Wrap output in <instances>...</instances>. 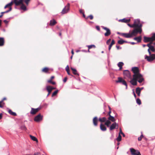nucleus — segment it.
<instances>
[{"label": "nucleus", "mask_w": 155, "mask_h": 155, "mask_svg": "<svg viewBox=\"0 0 155 155\" xmlns=\"http://www.w3.org/2000/svg\"><path fill=\"white\" fill-rule=\"evenodd\" d=\"M88 18H89L91 20H92L93 18V16L92 15H90L89 16L85 18V19H87Z\"/></svg>", "instance_id": "c03bdc74"}, {"label": "nucleus", "mask_w": 155, "mask_h": 155, "mask_svg": "<svg viewBox=\"0 0 155 155\" xmlns=\"http://www.w3.org/2000/svg\"><path fill=\"white\" fill-rule=\"evenodd\" d=\"M145 59H147L148 61L149 62L152 61L155 59V54H153L150 56L146 55L145 56Z\"/></svg>", "instance_id": "20e7f679"}, {"label": "nucleus", "mask_w": 155, "mask_h": 155, "mask_svg": "<svg viewBox=\"0 0 155 155\" xmlns=\"http://www.w3.org/2000/svg\"><path fill=\"white\" fill-rule=\"evenodd\" d=\"M98 121V120L97 117H95L93 118V124L94 126H97V125Z\"/></svg>", "instance_id": "dca6fc26"}, {"label": "nucleus", "mask_w": 155, "mask_h": 155, "mask_svg": "<svg viewBox=\"0 0 155 155\" xmlns=\"http://www.w3.org/2000/svg\"><path fill=\"white\" fill-rule=\"evenodd\" d=\"M132 70L134 73V74H137L140 73L139 69L138 67H133L132 68Z\"/></svg>", "instance_id": "f8f14e48"}, {"label": "nucleus", "mask_w": 155, "mask_h": 155, "mask_svg": "<svg viewBox=\"0 0 155 155\" xmlns=\"http://www.w3.org/2000/svg\"><path fill=\"white\" fill-rule=\"evenodd\" d=\"M65 70L67 72V73L68 75H71V73H70V71L69 69V68L68 66V65L66 66V67L65 68Z\"/></svg>", "instance_id": "e433bc0d"}, {"label": "nucleus", "mask_w": 155, "mask_h": 155, "mask_svg": "<svg viewBox=\"0 0 155 155\" xmlns=\"http://www.w3.org/2000/svg\"><path fill=\"white\" fill-rule=\"evenodd\" d=\"M133 77L140 83L144 81L143 76L140 73L137 74H134Z\"/></svg>", "instance_id": "7ed1b4c3"}, {"label": "nucleus", "mask_w": 155, "mask_h": 155, "mask_svg": "<svg viewBox=\"0 0 155 155\" xmlns=\"http://www.w3.org/2000/svg\"><path fill=\"white\" fill-rule=\"evenodd\" d=\"M138 22V26L135 27V28L131 32V34L132 36L133 35H135L138 33H139L140 34L141 33L142 31V25L140 23L139 20H137Z\"/></svg>", "instance_id": "f257e3e1"}, {"label": "nucleus", "mask_w": 155, "mask_h": 155, "mask_svg": "<svg viewBox=\"0 0 155 155\" xmlns=\"http://www.w3.org/2000/svg\"><path fill=\"white\" fill-rule=\"evenodd\" d=\"M48 83H51L53 85L55 84V82L54 81H52V80H48Z\"/></svg>", "instance_id": "a18cd8bd"}, {"label": "nucleus", "mask_w": 155, "mask_h": 155, "mask_svg": "<svg viewBox=\"0 0 155 155\" xmlns=\"http://www.w3.org/2000/svg\"><path fill=\"white\" fill-rule=\"evenodd\" d=\"M116 140L118 142H119L121 140V136L120 134V133H119V135L118 137L117 138Z\"/></svg>", "instance_id": "58836bf2"}, {"label": "nucleus", "mask_w": 155, "mask_h": 155, "mask_svg": "<svg viewBox=\"0 0 155 155\" xmlns=\"http://www.w3.org/2000/svg\"><path fill=\"white\" fill-rule=\"evenodd\" d=\"M96 28L97 30H98L99 31H100V28L99 26H96Z\"/></svg>", "instance_id": "5fc2aeb1"}, {"label": "nucleus", "mask_w": 155, "mask_h": 155, "mask_svg": "<svg viewBox=\"0 0 155 155\" xmlns=\"http://www.w3.org/2000/svg\"><path fill=\"white\" fill-rule=\"evenodd\" d=\"M70 4L68 3L67 5L63 9L61 12L62 14H64L67 13L69 9Z\"/></svg>", "instance_id": "6e6552de"}, {"label": "nucleus", "mask_w": 155, "mask_h": 155, "mask_svg": "<svg viewBox=\"0 0 155 155\" xmlns=\"http://www.w3.org/2000/svg\"><path fill=\"white\" fill-rule=\"evenodd\" d=\"M14 3H15L16 5H18L21 2L22 0H13Z\"/></svg>", "instance_id": "4c0bfd02"}, {"label": "nucleus", "mask_w": 155, "mask_h": 155, "mask_svg": "<svg viewBox=\"0 0 155 155\" xmlns=\"http://www.w3.org/2000/svg\"><path fill=\"white\" fill-rule=\"evenodd\" d=\"M108 119L112 122H114L115 121V119L114 117L110 115L108 118Z\"/></svg>", "instance_id": "cd10ccee"}, {"label": "nucleus", "mask_w": 155, "mask_h": 155, "mask_svg": "<svg viewBox=\"0 0 155 155\" xmlns=\"http://www.w3.org/2000/svg\"><path fill=\"white\" fill-rule=\"evenodd\" d=\"M87 47H88L89 49H90L92 48H96L95 46L94 45H88L87 46Z\"/></svg>", "instance_id": "79ce46f5"}, {"label": "nucleus", "mask_w": 155, "mask_h": 155, "mask_svg": "<svg viewBox=\"0 0 155 155\" xmlns=\"http://www.w3.org/2000/svg\"><path fill=\"white\" fill-rule=\"evenodd\" d=\"M115 44V41L114 40H112L111 43L109 46V50L110 51L112 45Z\"/></svg>", "instance_id": "72a5a7b5"}, {"label": "nucleus", "mask_w": 155, "mask_h": 155, "mask_svg": "<svg viewBox=\"0 0 155 155\" xmlns=\"http://www.w3.org/2000/svg\"><path fill=\"white\" fill-rule=\"evenodd\" d=\"M71 69L74 75H78V76L79 75V74L78 73L77 71L75 69H74L72 67H71Z\"/></svg>", "instance_id": "412c9836"}, {"label": "nucleus", "mask_w": 155, "mask_h": 155, "mask_svg": "<svg viewBox=\"0 0 155 155\" xmlns=\"http://www.w3.org/2000/svg\"><path fill=\"white\" fill-rule=\"evenodd\" d=\"M130 19H127L125 18H123L122 19L120 20H119V21L121 22H124L127 23H129L130 22Z\"/></svg>", "instance_id": "6ab92c4d"}, {"label": "nucleus", "mask_w": 155, "mask_h": 155, "mask_svg": "<svg viewBox=\"0 0 155 155\" xmlns=\"http://www.w3.org/2000/svg\"><path fill=\"white\" fill-rule=\"evenodd\" d=\"M111 121L108 120H107L106 122L105 123V125H106L107 127H109V125L111 124Z\"/></svg>", "instance_id": "f704fd0d"}, {"label": "nucleus", "mask_w": 155, "mask_h": 155, "mask_svg": "<svg viewBox=\"0 0 155 155\" xmlns=\"http://www.w3.org/2000/svg\"><path fill=\"white\" fill-rule=\"evenodd\" d=\"M137 80L134 78L133 77L132 79L130 81V82L132 85L135 86L137 85Z\"/></svg>", "instance_id": "2eb2a0df"}, {"label": "nucleus", "mask_w": 155, "mask_h": 155, "mask_svg": "<svg viewBox=\"0 0 155 155\" xmlns=\"http://www.w3.org/2000/svg\"><path fill=\"white\" fill-rule=\"evenodd\" d=\"M2 114H0V120L2 119Z\"/></svg>", "instance_id": "774afa93"}, {"label": "nucleus", "mask_w": 155, "mask_h": 155, "mask_svg": "<svg viewBox=\"0 0 155 155\" xmlns=\"http://www.w3.org/2000/svg\"><path fill=\"white\" fill-rule=\"evenodd\" d=\"M67 77H65L63 80V82L64 83L65 82L67 81Z\"/></svg>", "instance_id": "6e6d98bb"}, {"label": "nucleus", "mask_w": 155, "mask_h": 155, "mask_svg": "<svg viewBox=\"0 0 155 155\" xmlns=\"http://www.w3.org/2000/svg\"><path fill=\"white\" fill-rule=\"evenodd\" d=\"M49 69L47 67H45L43 68L42 70V71L45 73H50L49 72Z\"/></svg>", "instance_id": "aec40b11"}, {"label": "nucleus", "mask_w": 155, "mask_h": 155, "mask_svg": "<svg viewBox=\"0 0 155 155\" xmlns=\"http://www.w3.org/2000/svg\"><path fill=\"white\" fill-rule=\"evenodd\" d=\"M29 136L31 138V139L33 140L34 141H35L37 142H38V139H37V138L35 137L34 136H32L31 135H29Z\"/></svg>", "instance_id": "473e14b6"}, {"label": "nucleus", "mask_w": 155, "mask_h": 155, "mask_svg": "<svg viewBox=\"0 0 155 155\" xmlns=\"http://www.w3.org/2000/svg\"><path fill=\"white\" fill-rule=\"evenodd\" d=\"M121 35L126 38H130L132 37V35L131 33H121Z\"/></svg>", "instance_id": "ddd939ff"}, {"label": "nucleus", "mask_w": 155, "mask_h": 155, "mask_svg": "<svg viewBox=\"0 0 155 155\" xmlns=\"http://www.w3.org/2000/svg\"><path fill=\"white\" fill-rule=\"evenodd\" d=\"M12 8L11 7H10L9 8V9L7 11H6L5 12H4V13H8L10 11L12 10Z\"/></svg>", "instance_id": "8fccbe9b"}, {"label": "nucleus", "mask_w": 155, "mask_h": 155, "mask_svg": "<svg viewBox=\"0 0 155 155\" xmlns=\"http://www.w3.org/2000/svg\"><path fill=\"white\" fill-rule=\"evenodd\" d=\"M54 78V76H52L51 77L50 79L49 80H52Z\"/></svg>", "instance_id": "680f3d73"}, {"label": "nucleus", "mask_w": 155, "mask_h": 155, "mask_svg": "<svg viewBox=\"0 0 155 155\" xmlns=\"http://www.w3.org/2000/svg\"><path fill=\"white\" fill-rule=\"evenodd\" d=\"M133 94L134 95L135 98H136V94H135V92H134V91H133Z\"/></svg>", "instance_id": "4d7b16f0"}, {"label": "nucleus", "mask_w": 155, "mask_h": 155, "mask_svg": "<svg viewBox=\"0 0 155 155\" xmlns=\"http://www.w3.org/2000/svg\"><path fill=\"white\" fill-rule=\"evenodd\" d=\"M58 92V90H57L55 91L52 94V97H53L55 96Z\"/></svg>", "instance_id": "a19ab883"}, {"label": "nucleus", "mask_w": 155, "mask_h": 155, "mask_svg": "<svg viewBox=\"0 0 155 155\" xmlns=\"http://www.w3.org/2000/svg\"><path fill=\"white\" fill-rule=\"evenodd\" d=\"M119 133H120V134H122V133H123L122 132V130H121V128L120 129V131L119 132Z\"/></svg>", "instance_id": "e2e57ef3"}, {"label": "nucleus", "mask_w": 155, "mask_h": 155, "mask_svg": "<svg viewBox=\"0 0 155 155\" xmlns=\"http://www.w3.org/2000/svg\"><path fill=\"white\" fill-rule=\"evenodd\" d=\"M106 120L107 119L105 117H103L102 118H100L99 119V121L101 123L104 122L105 121L106 122Z\"/></svg>", "instance_id": "7c9ffc66"}, {"label": "nucleus", "mask_w": 155, "mask_h": 155, "mask_svg": "<svg viewBox=\"0 0 155 155\" xmlns=\"http://www.w3.org/2000/svg\"><path fill=\"white\" fill-rule=\"evenodd\" d=\"M100 127L101 129L103 131H105L107 130L106 127L102 124H101Z\"/></svg>", "instance_id": "5701e85b"}, {"label": "nucleus", "mask_w": 155, "mask_h": 155, "mask_svg": "<svg viewBox=\"0 0 155 155\" xmlns=\"http://www.w3.org/2000/svg\"><path fill=\"white\" fill-rule=\"evenodd\" d=\"M143 41L145 42H149L150 41H152L151 37H147L146 36L144 37Z\"/></svg>", "instance_id": "f3484780"}, {"label": "nucleus", "mask_w": 155, "mask_h": 155, "mask_svg": "<svg viewBox=\"0 0 155 155\" xmlns=\"http://www.w3.org/2000/svg\"><path fill=\"white\" fill-rule=\"evenodd\" d=\"M148 49H150V50H151L153 52H154L155 51V50L154 47L153 46H152L150 47V48H149Z\"/></svg>", "instance_id": "37998d69"}, {"label": "nucleus", "mask_w": 155, "mask_h": 155, "mask_svg": "<svg viewBox=\"0 0 155 155\" xmlns=\"http://www.w3.org/2000/svg\"><path fill=\"white\" fill-rule=\"evenodd\" d=\"M41 109V107H38L37 108H31V110L30 111V114L32 115L35 114L37 112H38Z\"/></svg>", "instance_id": "0eeeda50"}, {"label": "nucleus", "mask_w": 155, "mask_h": 155, "mask_svg": "<svg viewBox=\"0 0 155 155\" xmlns=\"http://www.w3.org/2000/svg\"><path fill=\"white\" fill-rule=\"evenodd\" d=\"M79 12L80 13L82 14L84 13L83 10H82V9L80 10Z\"/></svg>", "instance_id": "864d4df0"}, {"label": "nucleus", "mask_w": 155, "mask_h": 155, "mask_svg": "<svg viewBox=\"0 0 155 155\" xmlns=\"http://www.w3.org/2000/svg\"><path fill=\"white\" fill-rule=\"evenodd\" d=\"M31 0H22L21 2L18 5H16L15 3H14L15 4V6H16L21 5L20 6L21 9L23 10L24 11H25L27 10V9L25 5L24 4V3H25L26 5L28 6L29 5Z\"/></svg>", "instance_id": "f03ea898"}, {"label": "nucleus", "mask_w": 155, "mask_h": 155, "mask_svg": "<svg viewBox=\"0 0 155 155\" xmlns=\"http://www.w3.org/2000/svg\"><path fill=\"white\" fill-rule=\"evenodd\" d=\"M123 74L125 78H130V71L127 70H124L123 71Z\"/></svg>", "instance_id": "9d476101"}, {"label": "nucleus", "mask_w": 155, "mask_h": 155, "mask_svg": "<svg viewBox=\"0 0 155 155\" xmlns=\"http://www.w3.org/2000/svg\"><path fill=\"white\" fill-rule=\"evenodd\" d=\"M134 39L137 41L138 42H140L141 40V37L140 36L138 37H135L134 38Z\"/></svg>", "instance_id": "c85d7f7f"}, {"label": "nucleus", "mask_w": 155, "mask_h": 155, "mask_svg": "<svg viewBox=\"0 0 155 155\" xmlns=\"http://www.w3.org/2000/svg\"><path fill=\"white\" fill-rule=\"evenodd\" d=\"M111 110H109V111L108 113V115L109 116H110V115H111L110 114H111Z\"/></svg>", "instance_id": "052dcab7"}, {"label": "nucleus", "mask_w": 155, "mask_h": 155, "mask_svg": "<svg viewBox=\"0 0 155 155\" xmlns=\"http://www.w3.org/2000/svg\"><path fill=\"white\" fill-rule=\"evenodd\" d=\"M8 112L10 114L13 116H16L17 115L16 114L15 112H13L11 110H9Z\"/></svg>", "instance_id": "c9c22d12"}, {"label": "nucleus", "mask_w": 155, "mask_h": 155, "mask_svg": "<svg viewBox=\"0 0 155 155\" xmlns=\"http://www.w3.org/2000/svg\"><path fill=\"white\" fill-rule=\"evenodd\" d=\"M5 43L4 39L3 38H0V46L4 45Z\"/></svg>", "instance_id": "4be33fe9"}, {"label": "nucleus", "mask_w": 155, "mask_h": 155, "mask_svg": "<svg viewBox=\"0 0 155 155\" xmlns=\"http://www.w3.org/2000/svg\"><path fill=\"white\" fill-rule=\"evenodd\" d=\"M102 28L106 31V32L104 34L105 36H108L110 35L111 32L109 29L104 27H103Z\"/></svg>", "instance_id": "9b49d317"}, {"label": "nucleus", "mask_w": 155, "mask_h": 155, "mask_svg": "<svg viewBox=\"0 0 155 155\" xmlns=\"http://www.w3.org/2000/svg\"><path fill=\"white\" fill-rule=\"evenodd\" d=\"M117 43L119 44L122 45L124 43H128V42L127 41H124L122 39H121L120 40L118 41Z\"/></svg>", "instance_id": "bb28decb"}, {"label": "nucleus", "mask_w": 155, "mask_h": 155, "mask_svg": "<svg viewBox=\"0 0 155 155\" xmlns=\"http://www.w3.org/2000/svg\"><path fill=\"white\" fill-rule=\"evenodd\" d=\"M46 90L48 93H51L52 91L51 86H47L46 87Z\"/></svg>", "instance_id": "c756f323"}, {"label": "nucleus", "mask_w": 155, "mask_h": 155, "mask_svg": "<svg viewBox=\"0 0 155 155\" xmlns=\"http://www.w3.org/2000/svg\"><path fill=\"white\" fill-rule=\"evenodd\" d=\"M148 51L150 55H151L152 54H151V52H150V49H148Z\"/></svg>", "instance_id": "13d9d810"}, {"label": "nucleus", "mask_w": 155, "mask_h": 155, "mask_svg": "<svg viewBox=\"0 0 155 155\" xmlns=\"http://www.w3.org/2000/svg\"><path fill=\"white\" fill-rule=\"evenodd\" d=\"M131 154L132 155H141L140 153L138 150H136L134 148L130 149Z\"/></svg>", "instance_id": "39448f33"}, {"label": "nucleus", "mask_w": 155, "mask_h": 155, "mask_svg": "<svg viewBox=\"0 0 155 155\" xmlns=\"http://www.w3.org/2000/svg\"><path fill=\"white\" fill-rule=\"evenodd\" d=\"M21 128L22 130H26L27 128L25 125H22L21 127Z\"/></svg>", "instance_id": "de8ad7c7"}, {"label": "nucleus", "mask_w": 155, "mask_h": 155, "mask_svg": "<svg viewBox=\"0 0 155 155\" xmlns=\"http://www.w3.org/2000/svg\"><path fill=\"white\" fill-rule=\"evenodd\" d=\"M147 46H148V47H149V48H150V47L151 46H152V45H150V44L149 43V44H147Z\"/></svg>", "instance_id": "bf43d9fd"}, {"label": "nucleus", "mask_w": 155, "mask_h": 155, "mask_svg": "<svg viewBox=\"0 0 155 155\" xmlns=\"http://www.w3.org/2000/svg\"><path fill=\"white\" fill-rule=\"evenodd\" d=\"M136 92L137 94V95L138 96H140V94L141 91H140V87H137L136 89Z\"/></svg>", "instance_id": "393cba45"}, {"label": "nucleus", "mask_w": 155, "mask_h": 155, "mask_svg": "<svg viewBox=\"0 0 155 155\" xmlns=\"http://www.w3.org/2000/svg\"><path fill=\"white\" fill-rule=\"evenodd\" d=\"M124 63L122 62H119L118 63L117 65L119 67V70H121L122 69V67L124 65Z\"/></svg>", "instance_id": "2f4dec72"}, {"label": "nucleus", "mask_w": 155, "mask_h": 155, "mask_svg": "<svg viewBox=\"0 0 155 155\" xmlns=\"http://www.w3.org/2000/svg\"><path fill=\"white\" fill-rule=\"evenodd\" d=\"M43 116L39 114L35 117L34 120L35 121L38 122L41 120Z\"/></svg>", "instance_id": "1a4fd4ad"}, {"label": "nucleus", "mask_w": 155, "mask_h": 155, "mask_svg": "<svg viewBox=\"0 0 155 155\" xmlns=\"http://www.w3.org/2000/svg\"><path fill=\"white\" fill-rule=\"evenodd\" d=\"M82 14H83V16L84 18H87L86 17V16H85V14H84V13H83Z\"/></svg>", "instance_id": "69168bd1"}, {"label": "nucleus", "mask_w": 155, "mask_h": 155, "mask_svg": "<svg viewBox=\"0 0 155 155\" xmlns=\"http://www.w3.org/2000/svg\"><path fill=\"white\" fill-rule=\"evenodd\" d=\"M116 48H117V50L121 49V47H120V46H119L117 45H116Z\"/></svg>", "instance_id": "603ef678"}, {"label": "nucleus", "mask_w": 155, "mask_h": 155, "mask_svg": "<svg viewBox=\"0 0 155 155\" xmlns=\"http://www.w3.org/2000/svg\"><path fill=\"white\" fill-rule=\"evenodd\" d=\"M138 22L137 21H137H135L134 24L132 25H131L129 24H128V25L131 28H134L135 27H137L138 26Z\"/></svg>", "instance_id": "a211bd4d"}, {"label": "nucleus", "mask_w": 155, "mask_h": 155, "mask_svg": "<svg viewBox=\"0 0 155 155\" xmlns=\"http://www.w3.org/2000/svg\"><path fill=\"white\" fill-rule=\"evenodd\" d=\"M118 80L116 81V82L117 83H121L123 85L126 86V87H127V84L126 81L123 80L121 78L118 77Z\"/></svg>", "instance_id": "423d86ee"}, {"label": "nucleus", "mask_w": 155, "mask_h": 155, "mask_svg": "<svg viewBox=\"0 0 155 155\" xmlns=\"http://www.w3.org/2000/svg\"><path fill=\"white\" fill-rule=\"evenodd\" d=\"M71 53L72 55H73L74 54V52L73 49H72V50H71Z\"/></svg>", "instance_id": "0e129e2a"}, {"label": "nucleus", "mask_w": 155, "mask_h": 155, "mask_svg": "<svg viewBox=\"0 0 155 155\" xmlns=\"http://www.w3.org/2000/svg\"><path fill=\"white\" fill-rule=\"evenodd\" d=\"M111 41V39H109L106 42V43L107 45H109L110 41Z\"/></svg>", "instance_id": "3c124183"}, {"label": "nucleus", "mask_w": 155, "mask_h": 155, "mask_svg": "<svg viewBox=\"0 0 155 155\" xmlns=\"http://www.w3.org/2000/svg\"><path fill=\"white\" fill-rule=\"evenodd\" d=\"M39 154V153H36L34 154V155H38Z\"/></svg>", "instance_id": "338daca9"}, {"label": "nucleus", "mask_w": 155, "mask_h": 155, "mask_svg": "<svg viewBox=\"0 0 155 155\" xmlns=\"http://www.w3.org/2000/svg\"><path fill=\"white\" fill-rule=\"evenodd\" d=\"M14 3V1H12L10 3H8L4 7V8L5 9L7 7H11V6L13 5V4Z\"/></svg>", "instance_id": "a878e982"}, {"label": "nucleus", "mask_w": 155, "mask_h": 155, "mask_svg": "<svg viewBox=\"0 0 155 155\" xmlns=\"http://www.w3.org/2000/svg\"><path fill=\"white\" fill-rule=\"evenodd\" d=\"M116 126L118 127V125L116 122L112 124L110 127V130H112L115 128Z\"/></svg>", "instance_id": "4468645a"}, {"label": "nucleus", "mask_w": 155, "mask_h": 155, "mask_svg": "<svg viewBox=\"0 0 155 155\" xmlns=\"http://www.w3.org/2000/svg\"><path fill=\"white\" fill-rule=\"evenodd\" d=\"M143 137V134H142L140 137L138 138V140L139 141H141L142 138Z\"/></svg>", "instance_id": "09e8293b"}, {"label": "nucleus", "mask_w": 155, "mask_h": 155, "mask_svg": "<svg viewBox=\"0 0 155 155\" xmlns=\"http://www.w3.org/2000/svg\"><path fill=\"white\" fill-rule=\"evenodd\" d=\"M152 41H155V34L153 35L151 37Z\"/></svg>", "instance_id": "49530a36"}, {"label": "nucleus", "mask_w": 155, "mask_h": 155, "mask_svg": "<svg viewBox=\"0 0 155 155\" xmlns=\"http://www.w3.org/2000/svg\"><path fill=\"white\" fill-rule=\"evenodd\" d=\"M136 102L139 105H140L141 104V100L139 98H137L136 100Z\"/></svg>", "instance_id": "ea45409f"}, {"label": "nucleus", "mask_w": 155, "mask_h": 155, "mask_svg": "<svg viewBox=\"0 0 155 155\" xmlns=\"http://www.w3.org/2000/svg\"><path fill=\"white\" fill-rule=\"evenodd\" d=\"M57 23V22L56 21L53 19L50 21V25L51 26H53L55 25Z\"/></svg>", "instance_id": "b1692460"}]
</instances>
